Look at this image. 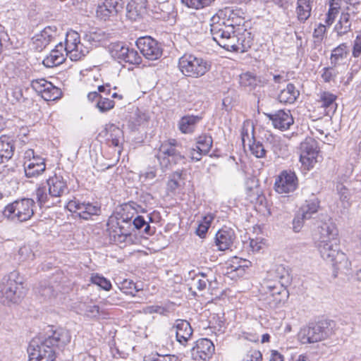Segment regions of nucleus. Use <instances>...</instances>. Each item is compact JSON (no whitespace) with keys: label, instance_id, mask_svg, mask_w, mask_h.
<instances>
[{"label":"nucleus","instance_id":"nucleus-47","mask_svg":"<svg viewBox=\"0 0 361 361\" xmlns=\"http://www.w3.org/2000/svg\"><path fill=\"white\" fill-rule=\"evenodd\" d=\"M8 96L12 104L23 103L27 100L23 96L22 88L17 86L9 90Z\"/></svg>","mask_w":361,"mask_h":361},{"label":"nucleus","instance_id":"nucleus-27","mask_svg":"<svg viewBox=\"0 0 361 361\" xmlns=\"http://www.w3.org/2000/svg\"><path fill=\"white\" fill-rule=\"evenodd\" d=\"M268 277L269 280H274L281 285H288L290 281L289 270L282 264L276 265L270 271Z\"/></svg>","mask_w":361,"mask_h":361},{"label":"nucleus","instance_id":"nucleus-48","mask_svg":"<svg viewBox=\"0 0 361 361\" xmlns=\"http://www.w3.org/2000/svg\"><path fill=\"white\" fill-rule=\"evenodd\" d=\"M114 101L109 98H106L103 96L99 97V99L96 103V107L102 113H104L111 110L114 107Z\"/></svg>","mask_w":361,"mask_h":361},{"label":"nucleus","instance_id":"nucleus-10","mask_svg":"<svg viewBox=\"0 0 361 361\" xmlns=\"http://www.w3.org/2000/svg\"><path fill=\"white\" fill-rule=\"evenodd\" d=\"M35 204L32 199L18 200L6 206L3 214L5 217L11 220L26 221L33 216Z\"/></svg>","mask_w":361,"mask_h":361},{"label":"nucleus","instance_id":"nucleus-17","mask_svg":"<svg viewBox=\"0 0 361 361\" xmlns=\"http://www.w3.org/2000/svg\"><path fill=\"white\" fill-rule=\"evenodd\" d=\"M214 351L213 343L207 338H201L196 341L195 345L191 349V356L196 361H207Z\"/></svg>","mask_w":361,"mask_h":361},{"label":"nucleus","instance_id":"nucleus-15","mask_svg":"<svg viewBox=\"0 0 361 361\" xmlns=\"http://www.w3.org/2000/svg\"><path fill=\"white\" fill-rule=\"evenodd\" d=\"M242 13L240 11H234L231 8H225L224 10H220L216 14L214 15L210 19V33L212 35L213 26H214V18H219L218 24L225 27H233L235 25H239L243 21L240 14ZM223 27V26H221Z\"/></svg>","mask_w":361,"mask_h":361},{"label":"nucleus","instance_id":"nucleus-2","mask_svg":"<svg viewBox=\"0 0 361 361\" xmlns=\"http://www.w3.org/2000/svg\"><path fill=\"white\" fill-rule=\"evenodd\" d=\"M212 39L222 48L227 51L243 53L250 49L253 39L250 32H243L235 34L233 27H225L218 24L219 18H214Z\"/></svg>","mask_w":361,"mask_h":361},{"label":"nucleus","instance_id":"nucleus-54","mask_svg":"<svg viewBox=\"0 0 361 361\" xmlns=\"http://www.w3.org/2000/svg\"><path fill=\"white\" fill-rule=\"evenodd\" d=\"M18 255L20 256V260L22 262L32 260L35 257V254L32 249L27 245L21 247L18 251Z\"/></svg>","mask_w":361,"mask_h":361},{"label":"nucleus","instance_id":"nucleus-45","mask_svg":"<svg viewBox=\"0 0 361 361\" xmlns=\"http://www.w3.org/2000/svg\"><path fill=\"white\" fill-rule=\"evenodd\" d=\"M254 128H252V139L253 142L252 144L249 143L250 149L253 155L257 158H262L265 157L267 149L260 142H256L254 139Z\"/></svg>","mask_w":361,"mask_h":361},{"label":"nucleus","instance_id":"nucleus-21","mask_svg":"<svg viewBox=\"0 0 361 361\" xmlns=\"http://www.w3.org/2000/svg\"><path fill=\"white\" fill-rule=\"evenodd\" d=\"M50 197L59 198L68 192L66 181L62 176H54L47 180Z\"/></svg>","mask_w":361,"mask_h":361},{"label":"nucleus","instance_id":"nucleus-25","mask_svg":"<svg viewBox=\"0 0 361 361\" xmlns=\"http://www.w3.org/2000/svg\"><path fill=\"white\" fill-rule=\"evenodd\" d=\"M123 8V3L119 0H105L102 6H99L97 13L99 16L106 20L111 15L118 13Z\"/></svg>","mask_w":361,"mask_h":361},{"label":"nucleus","instance_id":"nucleus-7","mask_svg":"<svg viewBox=\"0 0 361 361\" xmlns=\"http://www.w3.org/2000/svg\"><path fill=\"white\" fill-rule=\"evenodd\" d=\"M107 226L111 241L120 245L132 243L130 218L118 213L109 219Z\"/></svg>","mask_w":361,"mask_h":361},{"label":"nucleus","instance_id":"nucleus-24","mask_svg":"<svg viewBox=\"0 0 361 361\" xmlns=\"http://www.w3.org/2000/svg\"><path fill=\"white\" fill-rule=\"evenodd\" d=\"M269 120L272 121V124L275 128L280 129L281 130H286L293 124V118L292 117L289 111H285L279 110L275 114H267Z\"/></svg>","mask_w":361,"mask_h":361},{"label":"nucleus","instance_id":"nucleus-22","mask_svg":"<svg viewBox=\"0 0 361 361\" xmlns=\"http://www.w3.org/2000/svg\"><path fill=\"white\" fill-rule=\"evenodd\" d=\"M235 238V233L232 229L222 228L216 233L214 244L218 250L226 251L231 248Z\"/></svg>","mask_w":361,"mask_h":361},{"label":"nucleus","instance_id":"nucleus-32","mask_svg":"<svg viewBox=\"0 0 361 361\" xmlns=\"http://www.w3.org/2000/svg\"><path fill=\"white\" fill-rule=\"evenodd\" d=\"M147 7L146 0H130L126 6L128 16L133 20L142 15Z\"/></svg>","mask_w":361,"mask_h":361},{"label":"nucleus","instance_id":"nucleus-33","mask_svg":"<svg viewBox=\"0 0 361 361\" xmlns=\"http://www.w3.org/2000/svg\"><path fill=\"white\" fill-rule=\"evenodd\" d=\"M313 0H298L296 14L300 23H305L311 15Z\"/></svg>","mask_w":361,"mask_h":361},{"label":"nucleus","instance_id":"nucleus-37","mask_svg":"<svg viewBox=\"0 0 361 361\" xmlns=\"http://www.w3.org/2000/svg\"><path fill=\"white\" fill-rule=\"evenodd\" d=\"M319 207V202L317 198L306 200L300 207L299 212L305 218L310 219L312 216L317 213Z\"/></svg>","mask_w":361,"mask_h":361},{"label":"nucleus","instance_id":"nucleus-6","mask_svg":"<svg viewBox=\"0 0 361 361\" xmlns=\"http://www.w3.org/2000/svg\"><path fill=\"white\" fill-rule=\"evenodd\" d=\"M26 293L25 288L16 273L4 277L0 284V302L4 305L18 304Z\"/></svg>","mask_w":361,"mask_h":361},{"label":"nucleus","instance_id":"nucleus-36","mask_svg":"<svg viewBox=\"0 0 361 361\" xmlns=\"http://www.w3.org/2000/svg\"><path fill=\"white\" fill-rule=\"evenodd\" d=\"M336 190L343 208L348 209L351 204V193L349 189L343 183L337 182Z\"/></svg>","mask_w":361,"mask_h":361},{"label":"nucleus","instance_id":"nucleus-41","mask_svg":"<svg viewBox=\"0 0 361 361\" xmlns=\"http://www.w3.org/2000/svg\"><path fill=\"white\" fill-rule=\"evenodd\" d=\"M196 143V147L198 150L207 154L212 147L213 140L210 135L202 134L197 138Z\"/></svg>","mask_w":361,"mask_h":361},{"label":"nucleus","instance_id":"nucleus-49","mask_svg":"<svg viewBox=\"0 0 361 361\" xmlns=\"http://www.w3.org/2000/svg\"><path fill=\"white\" fill-rule=\"evenodd\" d=\"M182 3L188 8L200 9L209 6L214 0H181Z\"/></svg>","mask_w":361,"mask_h":361},{"label":"nucleus","instance_id":"nucleus-51","mask_svg":"<svg viewBox=\"0 0 361 361\" xmlns=\"http://www.w3.org/2000/svg\"><path fill=\"white\" fill-rule=\"evenodd\" d=\"M90 281L105 290H109L111 288V282L99 274H93L90 278Z\"/></svg>","mask_w":361,"mask_h":361},{"label":"nucleus","instance_id":"nucleus-9","mask_svg":"<svg viewBox=\"0 0 361 361\" xmlns=\"http://www.w3.org/2000/svg\"><path fill=\"white\" fill-rule=\"evenodd\" d=\"M178 67L184 75L199 78L210 70L211 64L202 57L192 54H185L179 59Z\"/></svg>","mask_w":361,"mask_h":361},{"label":"nucleus","instance_id":"nucleus-44","mask_svg":"<svg viewBox=\"0 0 361 361\" xmlns=\"http://www.w3.org/2000/svg\"><path fill=\"white\" fill-rule=\"evenodd\" d=\"M173 6L169 3V0L163 3H154V12L160 14L159 18L165 19L168 18L169 14L173 11Z\"/></svg>","mask_w":361,"mask_h":361},{"label":"nucleus","instance_id":"nucleus-11","mask_svg":"<svg viewBox=\"0 0 361 361\" xmlns=\"http://www.w3.org/2000/svg\"><path fill=\"white\" fill-rule=\"evenodd\" d=\"M109 51L111 57L119 63L140 64L142 62V58L138 52L123 42L110 44Z\"/></svg>","mask_w":361,"mask_h":361},{"label":"nucleus","instance_id":"nucleus-4","mask_svg":"<svg viewBox=\"0 0 361 361\" xmlns=\"http://www.w3.org/2000/svg\"><path fill=\"white\" fill-rule=\"evenodd\" d=\"M103 39V35L98 32L85 33L81 41L80 35L73 30L68 31L66 37V49L71 61H78L87 54L93 46Z\"/></svg>","mask_w":361,"mask_h":361},{"label":"nucleus","instance_id":"nucleus-34","mask_svg":"<svg viewBox=\"0 0 361 361\" xmlns=\"http://www.w3.org/2000/svg\"><path fill=\"white\" fill-rule=\"evenodd\" d=\"M349 54V50L345 43L341 44L337 47L333 49L331 55V64L334 66L343 63L344 60L347 58Z\"/></svg>","mask_w":361,"mask_h":361},{"label":"nucleus","instance_id":"nucleus-56","mask_svg":"<svg viewBox=\"0 0 361 361\" xmlns=\"http://www.w3.org/2000/svg\"><path fill=\"white\" fill-rule=\"evenodd\" d=\"M335 67L336 66H333L331 67L324 68L323 69L322 78L324 82H329L335 80L338 73Z\"/></svg>","mask_w":361,"mask_h":361},{"label":"nucleus","instance_id":"nucleus-50","mask_svg":"<svg viewBox=\"0 0 361 361\" xmlns=\"http://www.w3.org/2000/svg\"><path fill=\"white\" fill-rule=\"evenodd\" d=\"M240 84L245 87L253 88L257 85V79L254 75L247 72L240 75Z\"/></svg>","mask_w":361,"mask_h":361},{"label":"nucleus","instance_id":"nucleus-53","mask_svg":"<svg viewBox=\"0 0 361 361\" xmlns=\"http://www.w3.org/2000/svg\"><path fill=\"white\" fill-rule=\"evenodd\" d=\"M35 195L37 202L40 205L47 203L50 198H53L49 196V192L47 193L45 186L37 188L35 191Z\"/></svg>","mask_w":361,"mask_h":361},{"label":"nucleus","instance_id":"nucleus-35","mask_svg":"<svg viewBox=\"0 0 361 361\" xmlns=\"http://www.w3.org/2000/svg\"><path fill=\"white\" fill-rule=\"evenodd\" d=\"M13 155V146L6 136L0 137V164L8 161Z\"/></svg>","mask_w":361,"mask_h":361},{"label":"nucleus","instance_id":"nucleus-19","mask_svg":"<svg viewBox=\"0 0 361 361\" xmlns=\"http://www.w3.org/2000/svg\"><path fill=\"white\" fill-rule=\"evenodd\" d=\"M174 332L176 341L183 345H185L192 335V329L190 323L184 319H178L171 329Z\"/></svg>","mask_w":361,"mask_h":361},{"label":"nucleus","instance_id":"nucleus-63","mask_svg":"<svg viewBox=\"0 0 361 361\" xmlns=\"http://www.w3.org/2000/svg\"><path fill=\"white\" fill-rule=\"evenodd\" d=\"M352 55L355 58H358L361 55V31L354 40Z\"/></svg>","mask_w":361,"mask_h":361},{"label":"nucleus","instance_id":"nucleus-13","mask_svg":"<svg viewBox=\"0 0 361 361\" xmlns=\"http://www.w3.org/2000/svg\"><path fill=\"white\" fill-rule=\"evenodd\" d=\"M66 208L75 214V216L85 220L90 219L92 216L99 215L101 211L97 203L80 202L77 199L69 201Z\"/></svg>","mask_w":361,"mask_h":361},{"label":"nucleus","instance_id":"nucleus-14","mask_svg":"<svg viewBox=\"0 0 361 361\" xmlns=\"http://www.w3.org/2000/svg\"><path fill=\"white\" fill-rule=\"evenodd\" d=\"M298 187V179L295 172L283 170L276 178L274 189L279 194L293 192Z\"/></svg>","mask_w":361,"mask_h":361},{"label":"nucleus","instance_id":"nucleus-8","mask_svg":"<svg viewBox=\"0 0 361 361\" xmlns=\"http://www.w3.org/2000/svg\"><path fill=\"white\" fill-rule=\"evenodd\" d=\"M180 147L181 145L175 139H169L161 143L156 157L163 170L185 164V157L180 152Z\"/></svg>","mask_w":361,"mask_h":361},{"label":"nucleus","instance_id":"nucleus-30","mask_svg":"<svg viewBox=\"0 0 361 361\" xmlns=\"http://www.w3.org/2000/svg\"><path fill=\"white\" fill-rule=\"evenodd\" d=\"M202 120V117L194 115L183 116L178 122V128L182 133L190 134L195 131L196 125Z\"/></svg>","mask_w":361,"mask_h":361},{"label":"nucleus","instance_id":"nucleus-61","mask_svg":"<svg viewBox=\"0 0 361 361\" xmlns=\"http://www.w3.org/2000/svg\"><path fill=\"white\" fill-rule=\"evenodd\" d=\"M166 312V308L161 305H150L145 307L142 309V312L145 314L157 313L159 314H164Z\"/></svg>","mask_w":361,"mask_h":361},{"label":"nucleus","instance_id":"nucleus-18","mask_svg":"<svg viewBox=\"0 0 361 361\" xmlns=\"http://www.w3.org/2000/svg\"><path fill=\"white\" fill-rule=\"evenodd\" d=\"M57 35L56 26H47L40 32L35 34L32 38L33 48L41 51L43 50Z\"/></svg>","mask_w":361,"mask_h":361},{"label":"nucleus","instance_id":"nucleus-12","mask_svg":"<svg viewBox=\"0 0 361 361\" xmlns=\"http://www.w3.org/2000/svg\"><path fill=\"white\" fill-rule=\"evenodd\" d=\"M300 161L305 169L310 170L319 161V151L317 142L312 138H306L300 143Z\"/></svg>","mask_w":361,"mask_h":361},{"label":"nucleus","instance_id":"nucleus-57","mask_svg":"<svg viewBox=\"0 0 361 361\" xmlns=\"http://www.w3.org/2000/svg\"><path fill=\"white\" fill-rule=\"evenodd\" d=\"M286 286L278 283L271 285L268 283L267 288L269 290V295H283V296H287L288 292L285 288Z\"/></svg>","mask_w":361,"mask_h":361},{"label":"nucleus","instance_id":"nucleus-3","mask_svg":"<svg viewBox=\"0 0 361 361\" xmlns=\"http://www.w3.org/2000/svg\"><path fill=\"white\" fill-rule=\"evenodd\" d=\"M317 247L321 257L336 267L345 256L340 252L338 231L332 224L324 223L317 228Z\"/></svg>","mask_w":361,"mask_h":361},{"label":"nucleus","instance_id":"nucleus-59","mask_svg":"<svg viewBox=\"0 0 361 361\" xmlns=\"http://www.w3.org/2000/svg\"><path fill=\"white\" fill-rule=\"evenodd\" d=\"M241 361H262V355L259 350L250 349Z\"/></svg>","mask_w":361,"mask_h":361},{"label":"nucleus","instance_id":"nucleus-52","mask_svg":"<svg viewBox=\"0 0 361 361\" xmlns=\"http://www.w3.org/2000/svg\"><path fill=\"white\" fill-rule=\"evenodd\" d=\"M144 361H179L178 357L174 355L151 354L145 357Z\"/></svg>","mask_w":361,"mask_h":361},{"label":"nucleus","instance_id":"nucleus-23","mask_svg":"<svg viewBox=\"0 0 361 361\" xmlns=\"http://www.w3.org/2000/svg\"><path fill=\"white\" fill-rule=\"evenodd\" d=\"M44 159L38 155L24 162V171L27 178L37 177L45 171Z\"/></svg>","mask_w":361,"mask_h":361},{"label":"nucleus","instance_id":"nucleus-55","mask_svg":"<svg viewBox=\"0 0 361 361\" xmlns=\"http://www.w3.org/2000/svg\"><path fill=\"white\" fill-rule=\"evenodd\" d=\"M50 82H48L44 78L34 80L31 82L32 88L39 94L42 95L45 91L43 89L47 87V85H49Z\"/></svg>","mask_w":361,"mask_h":361},{"label":"nucleus","instance_id":"nucleus-64","mask_svg":"<svg viewBox=\"0 0 361 361\" xmlns=\"http://www.w3.org/2000/svg\"><path fill=\"white\" fill-rule=\"evenodd\" d=\"M240 262H245V259L239 258L238 257H233L228 264V269L232 271H240Z\"/></svg>","mask_w":361,"mask_h":361},{"label":"nucleus","instance_id":"nucleus-38","mask_svg":"<svg viewBox=\"0 0 361 361\" xmlns=\"http://www.w3.org/2000/svg\"><path fill=\"white\" fill-rule=\"evenodd\" d=\"M353 22L342 11L340 19L334 28L338 35L342 36L349 32L351 30V25Z\"/></svg>","mask_w":361,"mask_h":361},{"label":"nucleus","instance_id":"nucleus-39","mask_svg":"<svg viewBox=\"0 0 361 361\" xmlns=\"http://www.w3.org/2000/svg\"><path fill=\"white\" fill-rule=\"evenodd\" d=\"M41 97L46 101H54L61 97L62 92L59 88L54 86L51 82L47 85V87Z\"/></svg>","mask_w":361,"mask_h":361},{"label":"nucleus","instance_id":"nucleus-31","mask_svg":"<svg viewBox=\"0 0 361 361\" xmlns=\"http://www.w3.org/2000/svg\"><path fill=\"white\" fill-rule=\"evenodd\" d=\"M300 95L299 90L292 83L287 84L278 95V100L282 104H293Z\"/></svg>","mask_w":361,"mask_h":361},{"label":"nucleus","instance_id":"nucleus-16","mask_svg":"<svg viewBox=\"0 0 361 361\" xmlns=\"http://www.w3.org/2000/svg\"><path fill=\"white\" fill-rule=\"evenodd\" d=\"M136 45L141 54L149 60H157L162 55V49L159 44L151 37H140Z\"/></svg>","mask_w":361,"mask_h":361},{"label":"nucleus","instance_id":"nucleus-40","mask_svg":"<svg viewBox=\"0 0 361 361\" xmlns=\"http://www.w3.org/2000/svg\"><path fill=\"white\" fill-rule=\"evenodd\" d=\"M344 13H345L351 20L354 22H357L361 20V4H350L346 6V8L343 11Z\"/></svg>","mask_w":361,"mask_h":361},{"label":"nucleus","instance_id":"nucleus-29","mask_svg":"<svg viewBox=\"0 0 361 361\" xmlns=\"http://www.w3.org/2000/svg\"><path fill=\"white\" fill-rule=\"evenodd\" d=\"M100 136L105 137L111 141V145L117 147L123 137V131L114 124L106 125L105 128L99 133Z\"/></svg>","mask_w":361,"mask_h":361},{"label":"nucleus","instance_id":"nucleus-1","mask_svg":"<svg viewBox=\"0 0 361 361\" xmlns=\"http://www.w3.org/2000/svg\"><path fill=\"white\" fill-rule=\"evenodd\" d=\"M71 340L69 331L49 327L44 336L33 339L28 347V361H54L59 350H61Z\"/></svg>","mask_w":361,"mask_h":361},{"label":"nucleus","instance_id":"nucleus-58","mask_svg":"<svg viewBox=\"0 0 361 361\" xmlns=\"http://www.w3.org/2000/svg\"><path fill=\"white\" fill-rule=\"evenodd\" d=\"M38 293L46 299H50L56 295V290L51 286H40L38 288Z\"/></svg>","mask_w":361,"mask_h":361},{"label":"nucleus","instance_id":"nucleus-28","mask_svg":"<svg viewBox=\"0 0 361 361\" xmlns=\"http://www.w3.org/2000/svg\"><path fill=\"white\" fill-rule=\"evenodd\" d=\"M336 96L330 92H324L320 95L319 103L324 109L326 116H331L336 110L337 104L336 103Z\"/></svg>","mask_w":361,"mask_h":361},{"label":"nucleus","instance_id":"nucleus-43","mask_svg":"<svg viewBox=\"0 0 361 361\" xmlns=\"http://www.w3.org/2000/svg\"><path fill=\"white\" fill-rule=\"evenodd\" d=\"M213 220L214 216L212 214L204 216L196 228V234L200 238H204Z\"/></svg>","mask_w":361,"mask_h":361},{"label":"nucleus","instance_id":"nucleus-62","mask_svg":"<svg viewBox=\"0 0 361 361\" xmlns=\"http://www.w3.org/2000/svg\"><path fill=\"white\" fill-rule=\"evenodd\" d=\"M308 219L302 216V213L298 212L293 220V228L295 232H299L303 226L304 221Z\"/></svg>","mask_w":361,"mask_h":361},{"label":"nucleus","instance_id":"nucleus-20","mask_svg":"<svg viewBox=\"0 0 361 361\" xmlns=\"http://www.w3.org/2000/svg\"><path fill=\"white\" fill-rule=\"evenodd\" d=\"M66 56H69V54L61 42H59L55 48L51 51L49 54L43 60V64L46 67H54L61 64L66 59Z\"/></svg>","mask_w":361,"mask_h":361},{"label":"nucleus","instance_id":"nucleus-60","mask_svg":"<svg viewBox=\"0 0 361 361\" xmlns=\"http://www.w3.org/2000/svg\"><path fill=\"white\" fill-rule=\"evenodd\" d=\"M287 296L283 295H269L268 296L269 305L271 308L277 307L281 302H283Z\"/></svg>","mask_w":361,"mask_h":361},{"label":"nucleus","instance_id":"nucleus-5","mask_svg":"<svg viewBox=\"0 0 361 361\" xmlns=\"http://www.w3.org/2000/svg\"><path fill=\"white\" fill-rule=\"evenodd\" d=\"M336 331V322L324 319L310 323L298 332V337L302 344H311L324 341L331 337Z\"/></svg>","mask_w":361,"mask_h":361},{"label":"nucleus","instance_id":"nucleus-26","mask_svg":"<svg viewBox=\"0 0 361 361\" xmlns=\"http://www.w3.org/2000/svg\"><path fill=\"white\" fill-rule=\"evenodd\" d=\"M267 148H269L276 157H284L288 154V146L279 137L270 135L267 140Z\"/></svg>","mask_w":361,"mask_h":361},{"label":"nucleus","instance_id":"nucleus-46","mask_svg":"<svg viewBox=\"0 0 361 361\" xmlns=\"http://www.w3.org/2000/svg\"><path fill=\"white\" fill-rule=\"evenodd\" d=\"M340 7L339 0H330L329 9L325 20L328 25H331L334 23Z\"/></svg>","mask_w":361,"mask_h":361},{"label":"nucleus","instance_id":"nucleus-42","mask_svg":"<svg viewBox=\"0 0 361 361\" xmlns=\"http://www.w3.org/2000/svg\"><path fill=\"white\" fill-rule=\"evenodd\" d=\"M208 273L200 272L195 275L191 281V288H194L200 291L207 288L209 279H207Z\"/></svg>","mask_w":361,"mask_h":361}]
</instances>
